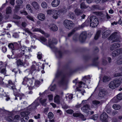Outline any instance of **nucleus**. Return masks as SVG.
Here are the masks:
<instances>
[{
  "label": "nucleus",
  "mask_w": 122,
  "mask_h": 122,
  "mask_svg": "<svg viewBox=\"0 0 122 122\" xmlns=\"http://www.w3.org/2000/svg\"><path fill=\"white\" fill-rule=\"evenodd\" d=\"M116 63L118 65L122 64V56H119L117 60Z\"/></svg>",
  "instance_id": "obj_29"
},
{
  "label": "nucleus",
  "mask_w": 122,
  "mask_h": 122,
  "mask_svg": "<svg viewBox=\"0 0 122 122\" xmlns=\"http://www.w3.org/2000/svg\"><path fill=\"white\" fill-rule=\"evenodd\" d=\"M81 109L83 112L86 113H88L90 110V106L89 105L86 104L82 107Z\"/></svg>",
  "instance_id": "obj_14"
},
{
  "label": "nucleus",
  "mask_w": 122,
  "mask_h": 122,
  "mask_svg": "<svg viewBox=\"0 0 122 122\" xmlns=\"http://www.w3.org/2000/svg\"><path fill=\"white\" fill-rule=\"evenodd\" d=\"M6 11L7 14L11 13L12 12L11 8L10 7H7L6 9Z\"/></svg>",
  "instance_id": "obj_34"
},
{
  "label": "nucleus",
  "mask_w": 122,
  "mask_h": 122,
  "mask_svg": "<svg viewBox=\"0 0 122 122\" xmlns=\"http://www.w3.org/2000/svg\"><path fill=\"white\" fill-rule=\"evenodd\" d=\"M29 118V117H23L21 119V122H27Z\"/></svg>",
  "instance_id": "obj_46"
},
{
  "label": "nucleus",
  "mask_w": 122,
  "mask_h": 122,
  "mask_svg": "<svg viewBox=\"0 0 122 122\" xmlns=\"http://www.w3.org/2000/svg\"><path fill=\"white\" fill-rule=\"evenodd\" d=\"M0 72L4 74H6V71L5 68H3V66H2L0 68Z\"/></svg>",
  "instance_id": "obj_37"
},
{
  "label": "nucleus",
  "mask_w": 122,
  "mask_h": 122,
  "mask_svg": "<svg viewBox=\"0 0 122 122\" xmlns=\"http://www.w3.org/2000/svg\"><path fill=\"white\" fill-rule=\"evenodd\" d=\"M57 43V40L55 39H52V40L51 39L49 40V46L54 51H56L57 50V48L54 46L52 45L53 44H56Z\"/></svg>",
  "instance_id": "obj_9"
},
{
  "label": "nucleus",
  "mask_w": 122,
  "mask_h": 122,
  "mask_svg": "<svg viewBox=\"0 0 122 122\" xmlns=\"http://www.w3.org/2000/svg\"><path fill=\"white\" fill-rule=\"evenodd\" d=\"M8 46L9 48L11 49L12 51H13L15 49L14 44L13 43H11L9 44Z\"/></svg>",
  "instance_id": "obj_41"
},
{
  "label": "nucleus",
  "mask_w": 122,
  "mask_h": 122,
  "mask_svg": "<svg viewBox=\"0 0 122 122\" xmlns=\"http://www.w3.org/2000/svg\"><path fill=\"white\" fill-rule=\"evenodd\" d=\"M39 67H40L38 66L33 65L31 67V70L33 71H39Z\"/></svg>",
  "instance_id": "obj_24"
},
{
  "label": "nucleus",
  "mask_w": 122,
  "mask_h": 122,
  "mask_svg": "<svg viewBox=\"0 0 122 122\" xmlns=\"http://www.w3.org/2000/svg\"><path fill=\"white\" fill-rule=\"evenodd\" d=\"M110 80V78L107 76H105L103 78V81L104 82H106Z\"/></svg>",
  "instance_id": "obj_36"
},
{
  "label": "nucleus",
  "mask_w": 122,
  "mask_h": 122,
  "mask_svg": "<svg viewBox=\"0 0 122 122\" xmlns=\"http://www.w3.org/2000/svg\"><path fill=\"white\" fill-rule=\"evenodd\" d=\"M31 4L33 8L36 10H38L40 8L39 4L35 1L32 2Z\"/></svg>",
  "instance_id": "obj_16"
},
{
  "label": "nucleus",
  "mask_w": 122,
  "mask_h": 122,
  "mask_svg": "<svg viewBox=\"0 0 122 122\" xmlns=\"http://www.w3.org/2000/svg\"><path fill=\"white\" fill-rule=\"evenodd\" d=\"M25 31L27 32L30 35L32 39L33 38H35L36 36L33 34L28 29H26L25 30Z\"/></svg>",
  "instance_id": "obj_32"
},
{
  "label": "nucleus",
  "mask_w": 122,
  "mask_h": 122,
  "mask_svg": "<svg viewBox=\"0 0 122 122\" xmlns=\"http://www.w3.org/2000/svg\"><path fill=\"white\" fill-rule=\"evenodd\" d=\"M28 55L25 54V61H26L27 60L29 59L31 57V55L29 53Z\"/></svg>",
  "instance_id": "obj_45"
},
{
  "label": "nucleus",
  "mask_w": 122,
  "mask_h": 122,
  "mask_svg": "<svg viewBox=\"0 0 122 122\" xmlns=\"http://www.w3.org/2000/svg\"><path fill=\"white\" fill-rule=\"evenodd\" d=\"M92 103L94 105H97L99 104L100 103V102L98 101L94 100L92 101Z\"/></svg>",
  "instance_id": "obj_54"
},
{
  "label": "nucleus",
  "mask_w": 122,
  "mask_h": 122,
  "mask_svg": "<svg viewBox=\"0 0 122 122\" xmlns=\"http://www.w3.org/2000/svg\"><path fill=\"white\" fill-rule=\"evenodd\" d=\"M56 87V85H54L53 86H50V89L51 91H54Z\"/></svg>",
  "instance_id": "obj_63"
},
{
  "label": "nucleus",
  "mask_w": 122,
  "mask_h": 122,
  "mask_svg": "<svg viewBox=\"0 0 122 122\" xmlns=\"http://www.w3.org/2000/svg\"><path fill=\"white\" fill-rule=\"evenodd\" d=\"M20 5H15V8L14 10V13H16L19 11L20 9Z\"/></svg>",
  "instance_id": "obj_35"
},
{
  "label": "nucleus",
  "mask_w": 122,
  "mask_h": 122,
  "mask_svg": "<svg viewBox=\"0 0 122 122\" xmlns=\"http://www.w3.org/2000/svg\"><path fill=\"white\" fill-rule=\"evenodd\" d=\"M120 46V44L118 43H114L111 46L110 50L113 51L117 48L119 47Z\"/></svg>",
  "instance_id": "obj_18"
},
{
  "label": "nucleus",
  "mask_w": 122,
  "mask_h": 122,
  "mask_svg": "<svg viewBox=\"0 0 122 122\" xmlns=\"http://www.w3.org/2000/svg\"><path fill=\"white\" fill-rule=\"evenodd\" d=\"M116 50L113 51L112 53V56H118Z\"/></svg>",
  "instance_id": "obj_60"
},
{
  "label": "nucleus",
  "mask_w": 122,
  "mask_h": 122,
  "mask_svg": "<svg viewBox=\"0 0 122 122\" xmlns=\"http://www.w3.org/2000/svg\"><path fill=\"white\" fill-rule=\"evenodd\" d=\"M3 90L2 91H0V96L1 97L4 98L6 101H8L10 99L9 96L7 94L5 93L4 94H3L2 93Z\"/></svg>",
  "instance_id": "obj_17"
},
{
  "label": "nucleus",
  "mask_w": 122,
  "mask_h": 122,
  "mask_svg": "<svg viewBox=\"0 0 122 122\" xmlns=\"http://www.w3.org/2000/svg\"><path fill=\"white\" fill-rule=\"evenodd\" d=\"M63 24L65 27L68 29H71L72 28L74 24L72 21L68 20H65Z\"/></svg>",
  "instance_id": "obj_7"
},
{
  "label": "nucleus",
  "mask_w": 122,
  "mask_h": 122,
  "mask_svg": "<svg viewBox=\"0 0 122 122\" xmlns=\"http://www.w3.org/2000/svg\"><path fill=\"white\" fill-rule=\"evenodd\" d=\"M26 18L29 20H31L33 21H34L33 17L31 16L28 15L26 16Z\"/></svg>",
  "instance_id": "obj_49"
},
{
  "label": "nucleus",
  "mask_w": 122,
  "mask_h": 122,
  "mask_svg": "<svg viewBox=\"0 0 122 122\" xmlns=\"http://www.w3.org/2000/svg\"><path fill=\"white\" fill-rule=\"evenodd\" d=\"M61 104L62 106V107L64 109H66L68 108V106L64 103H61Z\"/></svg>",
  "instance_id": "obj_50"
},
{
  "label": "nucleus",
  "mask_w": 122,
  "mask_h": 122,
  "mask_svg": "<svg viewBox=\"0 0 122 122\" xmlns=\"http://www.w3.org/2000/svg\"><path fill=\"white\" fill-rule=\"evenodd\" d=\"M30 48L25 46H21L19 49V54L21 56L24 55L25 53H30Z\"/></svg>",
  "instance_id": "obj_8"
},
{
  "label": "nucleus",
  "mask_w": 122,
  "mask_h": 122,
  "mask_svg": "<svg viewBox=\"0 0 122 122\" xmlns=\"http://www.w3.org/2000/svg\"><path fill=\"white\" fill-rule=\"evenodd\" d=\"M90 77L89 76H84L83 77V81H85V83L83 82L82 81H80L79 83V87H81V85L83 84L84 85L87 84L86 81H88V79H90Z\"/></svg>",
  "instance_id": "obj_11"
},
{
  "label": "nucleus",
  "mask_w": 122,
  "mask_h": 122,
  "mask_svg": "<svg viewBox=\"0 0 122 122\" xmlns=\"http://www.w3.org/2000/svg\"><path fill=\"white\" fill-rule=\"evenodd\" d=\"M75 31V30L74 29L72 30L71 32L69 33L68 34V36L69 37H70L73 34Z\"/></svg>",
  "instance_id": "obj_58"
},
{
  "label": "nucleus",
  "mask_w": 122,
  "mask_h": 122,
  "mask_svg": "<svg viewBox=\"0 0 122 122\" xmlns=\"http://www.w3.org/2000/svg\"><path fill=\"white\" fill-rule=\"evenodd\" d=\"M111 33L110 31L109 30H105L102 32V38H106L109 36Z\"/></svg>",
  "instance_id": "obj_13"
},
{
  "label": "nucleus",
  "mask_w": 122,
  "mask_h": 122,
  "mask_svg": "<svg viewBox=\"0 0 122 122\" xmlns=\"http://www.w3.org/2000/svg\"><path fill=\"white\" fill-rule=\"evenodd\" d=\"M87 36V34L86 32H83L80 36L79 39L81 42H84L86 40Z\"/></svg>",
  "instance_id": "obj_10"
},
{
  "label": "nucleus",
  "mask_w": 122,
  "mask_h": 122,
  "mask_svg": "<svg viewBox=\"0 0 122 122\" xmlns=\"http://www.w3.org/2000/svg\"><path fill=\"white\" fill-rule=\"evenodd\" d=\"M20 116L18 115L15 116L14 117V118H13V121H15V119H16L17 120H19L20 119Z\"/></svg>",
  "instance_id": "obj_59"
},
{
  "label": "nucleus",
  "mask_w": 122,
  "mask_h": 122,
  "mask_svg": "<svg viewBox=\"0 0 122 122\" xmlns=\"http://www.w3.org/2000/svg\"><path fill=\"white\" fill-rule=\"evenodd\" d=\"M60 2V0H54L52 2L51 5L53 7H56L59 5Z\"/></svg>",
  "instance_id": "obj_19"
},
{
  "label": "nucleus",
  "mask_w": 122,
  "mask_h": 122,
  "mask_svg": "<svg viewBox=\"0 0 122 122\" xmlns=\"http://www.w3.org/2000/svg\"><path fill=\"white\" fill-rule=\"evenodd\" d=\"M107 93L106 90L102 89L101 90L99 93V96L100 97H104L107 94Z\"/></svg>",
  "instance_id": "obj_15"
},
{
  "label": "nucleus",
  "mask_w": 122,
  "mask_h": 122,
  "mask_svg": "<svg viewBox=\"0 0 122 122\" xmlns=\"http://www.w3.org/2000/svg\"><path fill=\"white\" fill-rule=\"evenodd\" d=\"M51 30L53 31H56L58 30L57 26L55 25H52L50 28Z\"/></svg>",
  "instance_id": "obj_25"
},
{
  "label": "nucleus",
  "mask_w": 122,
  "mask_h": 122,
  "mask_svg": "<svg viewBox=\"0 0 122 122\" xmlns=\"http://www.w3.org/2000/svg\"><path fill=\"white\" fill-rule=\"evenodd\" d=\"M118 55H121L122 56V48L118 49L116 50Z\"/></svg>",
  "instance_id": "obj_42"
},
{
  "label": "nucleus",
  "mask_w": 122,
  "mask_h": 122,
  "mask_svg": "<svg viewBox=\"0 0 122 122\" xmlns=\"http://www.w3.org/2000/svg\"><path fill=\"white\" fill-rule=\"evenodd\" d=\"M54 100L55 103L57 104L60 103V97L58 95H56L54 98Z\"/></svg>",
  "instance_id": "obj_21"
},
{
  "label": "nucleus",
  "mask_w": 122,
  "mask_h": 122,
  "mask_svg": "<svg viewBox=\"0 0 122 122\" xmlns=\"http://www.w3.org/2000/svg\"><path fill=\"white\" fill-rule=\"evenodd\" d=\"M108 116L106 112L102 113L100 116V119L102 122H107V120L108 117Z\"/></svg>",
  "instance_id": "obj_12"
},
{
  "label": "nucleus",
  "mask_w": 122,
  "mask_h": 122,
  "mask_svg": "<svg viewBox=\"0 0 122 122\" xmlns=\"http://www.w3.org/2000/svg\"><path fill=\"white\" fill-rule=\"evenodd\" d=\"M100 32L99 31H98L97 32L96 35L94 37V39L95 40H97L98 38L100 36Z\"/></svg>",
  "instance_id": "obj_53"
},
{
  "label": "nucleus",
  "mask_w": 122,
  "mask_h": 122,
  "mask_svg": "<svg viewBox=\"0 0 122 122\" xmlns=\"http://www.w3.org/2000/svg\"><path fill=\"white\" fill-rule=\"evenodd\" d=\"M75 14L77 16H78L82 13V11L80 9H76L75 10Z\"/></svg>",
  "instance_id": "obj_26"
},
{
  "label": "nucleus",
  "mask_w": 122,
  "mask_h": 122,
  "mask_svg": "<svg viewBox=\"0 0 122 122\" xmlns=\"http://www.w3.org/2000/svg\"><path fill=\"white\" fill-rule=\"evenodd\" d=\"M88 7L84 2L81 3L80 4V8L81 9H86Z\"/></svg>",
  "instance_id": "obj_40"
},
{
  "label": "nucleus",
  "mask_w": 122,
  "mask_h": 122,
  "mask_svg": "<svg viewBox=\"0 0 122 122\" xmlns=\"http://www.w3.org/2000/svg\"><path fill=\"white\" fill-rule=\"evenodd\" d=\"M112 107L113 109L117 110L121 108V106L117 104H113Z\"/></svg>",
  "instance_id": "obj_30"
},
{
  "label": "nucleus",
  "mask_w": 122,
  "mask_h": 122,
  "mask_svg": "<svg viewBox=\"0 0 122 122\" xmlns=\"http://www.w3.org/2000/svg\"><path fill=\"white\" fill-rule=\"evenodd\" d=\"M80 114L81 113H75L73 114V116L74 117H80Z\"/></svg>",
  "instance_id": "obj_61"
},
{
  "label": "nucleus",
  "mask_w": 122,
  "mask_h": 122,
  "mask_svg": "<svg viewBox=\"0 0 122 122\" xmlns=\"http://www.w3.org/2000/svg\"><path fill=\"white\" fill-rule=\"evenodd\" d=\"M56 54L58 55L59 57H61L63 55V53L60 50H58L57 51L56 53Z\"/></svg>",
  "instance_id": "obj_52"
},
{
  "label": "nucleus",
  "mask_w": 122,
  "mask_h": 122,
  "mask_svg": "<svg viewBox=\"0 0 122 122\" xmlns=\"http://www.w3.org/2000/svg\"><path fill=\"white\" fill-rule=\"evenodd\" d=\"M119 70L120 71H121V72L120 73H118L115 74L114 75V77H116L122 76V66L119 68Z\"/></svg>",
  "instance_id": "obj_28"
},
{
  "label": "nucleus",
  "mask_w": 122,
  "mask_h": 122,
  "mask_svg": "<svg viewBox=\"0 0 122 122\" xmlns=\"http://www.w3.org/2000/svg\"><path fill=\"white\" fill-rule=\"evenodd\" d=\"M65 82V77L64 76H63L62 77L61 80L59 82V84L60 86H61L64 85Z\"/></svg>",
  "instance_id": "obj_22"
},
{
  "label": "nucleus",
  "mask_w": 122,
  "mask_h": 122,
  "mask_svg": "<svg viewBox=\"0 0 122 122\" xmlns=\"http://www.w3.org/2000/svg\"><path fill=\"white\" fill-rule=\"evenodd\" d=\"M41 7L44 9H46L47 7V3L45 2H43L41 4Z\"/></svg>",
  "instance_id": "obj_38"
},
{
  "label": "nucleus",
  "mask_w": 122,
  "mask_h": 122,
  "mask_svg": "<svg viewBox=\"0 0 122 122\" xmlns=\"http://www.w3.org/2000/svg\"><path fill=\"white\" fill-rule=\"evenodd\" d=\"M5 118L6 120L10 122L13 121V118L11 116L6 117Z\"/></svg>",
  "instance_id": "obj_39"
},
{
  "label": "nucleus",
  "mask_w": 122,
  "mask_h": 122,
  "mask_svg": "<svg viewBox=\"0 0 122 122\" xmlns=\"http://www.w3.org/2000/svg\"><path fill=\"white\" fill-rule=\"evenodd\" d=\"M117 98L118 100H121L122 99V94H120L118 95Z\"/></svg>",
  "instance_id": "obj_57"
},
{
  "label": "nucleus",
  "mask_w": 122,
  "mask_h": 122,
  "mask_svg": "<svg viewBox=\"0 0 122 122\" xmlns=\"http://www.w3.org/2000/svg\"><path fill=\"white\" fill-rule=\"evenodd\" d=\"M40 40L41 42H45L46 40V39L43 37H41L40 38Z\"/></svg>",
  "instance_id": "obj_64"
},
{
  "label": "nucleus",
  "mask_w": 122,
  "mask_h": 122,
  "mask_svg": "<svg viewBox=\"0 0 122 122\" xmlns=\"http://www.w3.org/2000/svg\"><path fill=\"white\" fill-rule=\"evenodd\" d=\"M15 99L17 100L18 98H19L20 100H21L23 97L24 96V95L23 94L18 93L16 95H15Z\"/></svg>",
  "instance_id": "obj_27"
},
{
  "label": "nucleus",
  "mask_w": 122,
  "mask_h": 122,
  "mask_svg": "<svg viewBox=\"0 0 122 122\" xmlns=\"http://www.w3.org/2000/svg\"><path fill=\"white\" fill-rule=\"evenodd\" d=\"M26 7L27 9L29 10L30 13H32L33 10L31 8V6L30 4H28L27 5Z\"/></svg>",
  "instance_id": "obj_44"
},
{
  "label": "nucleus",
  "mask_w": 122,
  "mask_h": 122,
  "mask_svg": "<svg viewBox=\"0 0 122 122\" xmlns=\"http://www.w3.org/2000/svg\"><path fill=\"white\" fill-rule=\"evenodd\" d=\"M38 105V103L37 102H33L31 105L25 109L26 111L21 112L20 114L21 117H29L28 115L30 113V111L32 109H34Z\"/></svg>",
  "instance_id": "obj_3"
},
{
  "label": "nucleus",
  "mask_w": 122,
  "mask_h": 122,
  "mask_svg": "<svg viewBox=\"0 0 122 122\" xmlns=\"http://www.w3.org/2000/svg\"><path fill=\"white\" fill-rule=\"evenodd\" d=\"M46 98L42 99L41 98L40 100V101L41 104L44 106H46V102L47 100Z\"/></svg>",
  "instance_id": "obj_23"
},
{
  "label": "nucleus",
  "mask_w": 122,
  "mask_h": 122,
  "mask_svg": "<svg viewBox=\"0 0 122 122\" xmlns=\"http://www.w3.org/2000/svg\"><path fill=\"white\" fill-rule=\"evenodd\" d=\"M14 84L12 83V81L10 80L8 81V83L7 84V86L8 87L10 88H11V87L12 86L14 85Z\"/></svg>",
  "instance_id": "obj_43"
},
{
  "label": "nucleus",
  "mask_w": 122,
  "mask_h": 122,
  "mask_svg": "<svg viewBox=\"0 0 122 122\" xmlns=\"http://www.w3.org/2000/svg\"><path fill=\"white\" fill-rule=\"evenodd\" d=\"M60 75L62 76L61 72L59 71H57L55 75V77H57Z\"/></svg>",
  "instance_id": "obj_56"
},
{
  "label": "nucleus",
  "mask_w": 122,
  "mask_h": 122,
  "mask_svg": "<svg viewBox=\"0 0 122 122\" xmlns=\"http://www.w3.org/2000/svg\"><path fill=\"white\" fill-rule=\"evenodd\" d=\"M16 63L18 66L21 65L23 64V63L20 59H19L16 62Z\"/></svg>",
  "instance_id": "obj_51"
},
{
  "label": "nucleus",
  "mask_w": 122,
  "mask_h": 122,
  "mask_svg": "<svg viewBox=\"0 0 122 122\" xmlns=\"http://www.w3.org/2000/svg\"><path fill=\"white\" fill-rule=\"evenodd\" d=\"M90 24V22H89V21L88 20H86L85 22L82 25H83L84 26H88Z\"/></svg>",
  "instance_id": "obj_48"
},
{
  "label": "nucleus",
  "mask_w": 122,
  "mask_h": 122,
  "mask_svg": "<svg viewBox=\"0 0 122 122\" xmlns=\"http://www.w3.org/2000/svg\"><path fill=\"white\" fill-rule=\"evenodd\" d=\"M54 115L53 113L51 112H50L48 114V116L50 119H52Z\"/></svg>",
  "instance_id": "obj_47"
},
{
  "label": "nucleus",
  "mask_w": 122,
  "mask_h": 122,
  "mask_svg": "<svg viewBox=\"0 0 122 122\" xmlns=\"http://www.w3.org/2000/svg\"><path fill=\"white\" fill-rule=\"evenodd\" d=\"M90 25L92 27H96L98 24L99 21L97 18L96 16H92L90 19Z\"/></svg>",
  "instance_id": "obj_5"
},
{
  "label": "nucleus",
  "mask_w": 122,
  "mask_h": 122,
  "mask_svg": "<svg viewBox=\"0 0 122 122\" xmlns=\"http://www.w3.org/2000/svg\"><path fill=\"white\" fill-rule=\"evenodd\" d=\"M121 82L120 80L116 79L111 81L109 84V86L111 89H114L119 86Z\"/></svg>",
  "instance_id": "obj_4"
},
{
  "label": "nucleus",
  "mask_w": 122,
  "mask_h": 122,
  "mask_svg": "<svg viewBox=\"0 0 122 122\" xmlns=\"http://www.w3.org/2000/svg\"><path fill=\"white\" fill-rule=\"evenodd\" d=\"M58 11L54 10H47L48 14L50 15L54 19H56L58 18L59 16Z\"/></svg>",
  "instance_id": "obj_6"
},
{
  "label": "nucleus",
  "mask_w": 122,
  "mask_h": 122,
  "mask_svg": "<svg viewBox=\"0 0 122 122\" xmlns=\"http://www.w3.org/2000/svg\"><path fill=\"white\" fill-rule=\"evenodd\" d=\"M117 32H115L114 33L110 36L109 38V39L113 40V39H115L116 38V37L117 36Z\"/></svg>",
  "instance_id": "obj_31"
},
{
  "label": "nucleus",
  "mask_w": 122,
  "mask_h": 122,
  "mask_svg": "<svg viewBox=\"0 0 122 122\" xmlns=\"http://www.w3.org/2000/svg\"><path fill=\"white\" fill-rule=\"evenodd\" d=\"M32 31L33 32H41L43 34H44L45 33V32L44 31L41 30L40 29L37 28H34L32 30Z\"/></svg>",
  "instance_id": "obj_33"
},
{
  "label": "nucleus",
  "mask_w": 122,
  "mask_h": 122,
  "mask_svg": "<svg viewBox=\"0 0 122 122\" xmlns=\"http://www.w3.org/2000/svg\"><path fill=\"white\" fill-rule=\"evenodd\" d=\"M37 18L40 20L43 21L45 19V17L44 14L40 13L38 14Z\"/></svg>",
  "instance_id": "obj_20"
},
{
  "label": "nucleus",
  "mask_w": 122,
  "mask_h": 122,
  "mask_svg": "<svg viewBox=\"0 0 122 122\" xmlns=\"http://www.w3.org/2000/svg\"><path fill=\"white\" fill-rule=\"evenodd\" d=\"M16 2L18 5H21L23 3V1L22 0H16Z\"/></svg>",
  "instance_id": "obj_55"
},
{
  "label": "nucleus",
  "mask_w": 122,
  "mask_h": 122,
  "mask_svg": "<svg viewBox=\"0 0 122 122\" xmlns=\"http://www.w3.org/2000/svg\"><path fill=\"white\" fill-rule=\"evenodd\" d=\"M13 18L16 19H20L21 17L17 15H13Z\"/></svg>",
  "instance_id": "obj_62"
},
{
  "label": "nucleus",
  "mask_w": 122,
  "mask_h": 122,
  "mask_svg": "<svg viewBox=\"0 0 122 122\" xmlns=\"http://www.w3.org/2000/svg\"><path fill=\"white\" fill-rule=\"evenodd\" d=\"M40 83V81L37 80H36L34 85L33 84L32 79L25 77L23 79L22 83L23 84L26 86H28L29 89H32L34 88L35 86L37 87L39 86Z\"/></svg>",
  "instance_id": "obj_1"
},
{
  "label": "nucleus",
  "mask_w": 122,
  "mask_h": 122,
  "mask_svg": "<svg viewBox=\"0 0 122 122\" xmlns=\"http://www.w3.org/2000/svg\"><path fill=\"white\" fill-rule=\"evenodd\" d=\"M38 105V103L37 102H33L31 105L25 109L26 111L21 112L20 114L21 117H29L28 115L30 113V111L32 109H34Z\"/></svg>",
  "instance_id": "obj_2"
}]
</instances>
